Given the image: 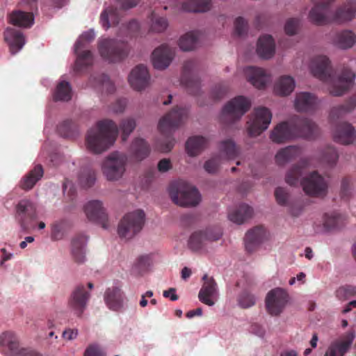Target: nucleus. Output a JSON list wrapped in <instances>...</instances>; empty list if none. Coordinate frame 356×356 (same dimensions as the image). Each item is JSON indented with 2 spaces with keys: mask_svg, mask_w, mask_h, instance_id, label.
<instances>
[{
  "mask_svg": "<svg viewBox=\"0 0 356 356\" xmlns=\"http://www.w3.org/2000/svg\"><path fill=\"white\" fill-rule=\"evenodd\" d=\"M58 132L63 138H72L77 132L76 124L72 120H65L58 126Z\"/></svg>",
  "mask_w": 356,
  "mask_h": 356,
  "instance_id": "obj_49",
  "label": "nucleus"
},
{
  "mask_svg": "<svg viewBox=\"0 0 356 356\" xmlns=\"http://www.w3.org/2000/svg\"><path fill=\"white\" fill-rule=\"evenodd\" d=\"M288 298V293L281 288L270 290L266 298V307L268 312L272 316L280 315L285 307Z\"/></svg>",
  "mask_w": 356,
  "mask_h": 356,
  "instance_id": "obj_16",
  "label": "nucleus"
},
{
  "mask_svg": "<svg viewBox=\"0 0 356 356\" xmlns=\"http://www.w3.org/2000/svg\"><path fill=\"white\" fill-rule=\"evenodd\" d=\"M228 88L222 84H218L215 86L212 90V97L215 100L222 98L227 93Z\"/></svg>",
  "mask_w": 356,
  "mask_h": 356,
  "instance_id": "obj_64",
  "label": "nucleus"
},
{
  "mask_svg": "<svg viewBox=\"0 0 356 356\" xmlns=\"http://www.w3.org/2000/svg\"><path fill=\"white\" fill-rule=\"evenodd\" d=\"M90 85L108 94L114 92L115 90L113 83L107 75L104 74L92 76L90 78Z\"/></svg>",
  "mask_w": 356,
  "mask_h": 356,
  "instance_id": "obj_40",
  "label": "nucleus"
},
{
  "mask_svg": "<svg viewBox=\"0 0 356 356\" xmlns=\"http://www.w3.org/2000/svg\"><path fill=\"white\" fill-rule=\"evenodd\" d=\"M300 184L305 193L313 197H323L327 191V181L317 171H314L304 177Z\"/></svg>",
  "mask_w": 356,
  "mask_h": 356,
  "instance_id": "obj_15",
  "label": "nucleus"
},
{
  "mask_svg": "<svg viewBox=\"0 0 356 356\" xmlns=\"http://www.w3.org/2000/svg\"><path fill=\"white\" fill-rule=\"evenodd\" d=\"M318 106L316 95L308 92L297 93L294 100V107L298 112H313Z\"/></svg>",
  "mask_w": 356,
  "mask_h": 356,
  "instance_id": "obj_23",
  "label": "nucleus"
},
{
  "mask_svg": "<svg viewBox=\"0 0 356 356\" xmlns=\"http://www.w3.org/2000/svg\"><path fill=\"white\" fill-rule=\"evenodd\" d=\"M72 98V88L67 81H62L56 86L54 93L55 101L67 102Z\"/></svg>",
  "mask_w": 356,
  "mask_h": 356,
  "instance_id": "obj_47",
  "label": "nucleus"
},
{
  "mask_svg": "<svg viewBox=\"0 0 356 356\" xmlns=\"http://www.w3.org/2000/svg\"><path fill=\"white\" fill-rule=\"evenodd\" d=\"M175 56L174 51L166 44H161L156 48L152 54L154 67L158 70H164L172 62Z\"/></svg>",
  "mask_w": 356,
  "mask_h": 356,
  "instance_id": "obj_22",
  "label": "nucleus"
},
{
  "mask_svg": "<svg viewBox=\"0 0 356 356\" xmlns=\"http://www.w3.org/2000/svg\"><path fill=\"white\" fill-rule=\"evenodd\" d=\"M247 26L248 23L242 17H238L235 19L234 31L237 35L241 36L245 33L247 31Z\"/></svg>",
  "mask_w": 356,
  "mask_h": 356,
  "instance_id": "obj_60",
  "label": "nucleus"
},
{
  "mask_svg": "<svg viewBox=\"0 0 356 356\" xmlns=\"http://www.w3.org/2000/svg\"><path fill=\"white\" fill-rule=\"evenodd\" d=\"M130 153L138 161H142L150 153V147L147 142L140 138H136L130 147Z\"/></svg>",
  "mask_w": 356,
  "mask_h": 356,
  "instance_id": "obj_37",
  "label": "nucleus"
},
{
  "mask_svg": "<svg viewBox=\"0 0 356 356\" xmlns=\"http://www.w3.org/2000/svg\"><path fill=\"white\" fill-rule=\"evenodd\" d=\"M222 236L219 228H209L205 231L194 232L188 241V246L193 251L200 250L207 241L218 240Z\"/></svg>",
  "mask_w": 356,
  "mask_h": 356,
  "instance_id": "obj_17",
  "label": "nucleus"
},
{
  "mask_svg": "<svg viewBox=\"0 0 356 356\" xmlns=\"http://www.w3.org/2000/svg\"><path fill=\"white\" fill-rule=\"evenodd\" d=\"M15 219L22 230L29 232L35 228L37 219L36 204L29 199H22L15 207Z\"/></svg>",
  "mask_w": 356,
  "mask_h": 356,
  "instance_id": "obj_9",
  "label": "nucleus"
},
{
  "mask_svg": "<svg viewBox=\"0 0 356 356\" xmlns=\"http://www.w3.org/2000/svg\"><path fill=\"white\" fill-rule=\"evenodd\" d=\"M128 158L124 153L114 152L111 153L102 164V172L109 181H115L120 179L125 170Z\"/></svg>",
  "mask_w": 356,
  "mask_h": 356,
  "instance_id": "obj_8",
  "label": "nucleus"
},
{
  "mask_svg": "<svg viewBox=\"0 0 356 356\" xmlns=\"http://www.w3.org/2000/svg\"><path fill=\"white\" fill-rule=\"evenodd\" d=\"M309 162L307 159H301L294 165L286 174L285 181L290 186H296L303 173V169L307 167Z\"/></svg>",
  "mask_w": 356,
  "mask_h": 356,
  "instance_id": "obj_41",
  "label": "nucleus"
},
{
  "mask_svg": "<svg viewBox=\"0 0 356 356\" xmlns=\"http://www.w3.org/2000/svg\"><path fill=\"white\" fill-rule=\"evenodd\" d=\"M275 196L278 204L286 206L289 197V193L283 188L278 187L275 191Z\"/></svg>",
  "mask_w": 356,
  "mask_h": 356,
  "instance_id": "obj_58",
  "label": "nucleus"
},
{
  "mask_svg": "<svg viewBox=\"0 0 356 356\" xmlns=\"http://www.w3.org/2000/svg\"><path fill=\"white\" fill-rule=\"evenodd\" d=\"M251 102L243 96H238L230 100L223 108L222 120L232 123L239 120L250 108Z\"/></svg>",
  "mask_w": 356,
  "mask_h": 356,
  "instance_id": "obj_12",
  "label": "nucleus"
},
{
  "mask_svg": "<svg viewBox=\"0 0 356 356\" xmlns=\"http://www.w3.org/2000/svg\"><path fill=\"white\" fill-rule=\"evenodd\" d=\"M210 0H185L182 3V9L188 12L204 13L210 9Z\"/></svg>",
  "mask_w": 356,
  "mask_h": 356,
  "instance_id": "obj_44",
  "label": "nucleus"
},
{
  "mask_svg": "<svg viewBox=\"0 0 356 356\" xmlns=\"http://www.w3.org/2000/svg\"><path fill=\"white\" fill-rule=\"evenodd\" d=\"M79 179L82 187L90 188L92 186L95 182L96 174L92 170L86 169L81 172Z\"/></svg>",
  "mask_w": 356,
  "mask_h": 356,
  "instance_id": "obj_53",
  "label": "nucleus"
},
{
  "mask_svg": "<svg viewBox=\"0 0 356 356\" xmlns=\"http://www.w3.org/2000/svg\"><path fill=\"white\" fill-rule=\"evenodd\" d=\"M87 238L83 235H78L72 241L71 254L73 259L78 264L83 263L85 261L84 247Z\"/></svg>",
  "mask_w": 356,
  "mask_h": 356,
  "instance_id": "obj_35",
  "label": "nucleus"
},
{
  "mask_svg": "<svg viewBox=\"0 0 356 356\" xmlns=\"http://www.w3.org/2000/svg\"><path fill=\"white\" fill-rule=\"evenodd\" d=\"M63 223L56 222L51 227V237L54 241L60 240L63 236Z\"/></svg>",
  "mask_w": 356,
  "mask_h": 356,
  "instance_id": "obj_63",
  "label": "nucleus"
},
{
  "mask_svg": "<svg viewBox=\"0 0 356 356\" xmlns=\"http://www.w3.org/2000/svg\"><path fill=\"white\" fill-rule=\"evenodd\" d=\"M309 68L314 76L330 84V92L336 97L343 95L351 87L355 78V74L348 68H343L339 75L335 76L329 58L325 56L314 57Z\"/></svg>",
  "mask_w": 356,
  "mask_h": 356,
  "instance_id": "obj_1",
  "label": "nucleus"
},
{
  "mask_svg": "<svg viewBox=\"0 0 356 356\" xmlns=\"http://www.w3.org/2000/svg\"><path fill=\"white\" fill-rule=\"evenodd\" d=\"M90 296V293L83 284L76 286L69 298V307L75 314L81 316L87 307Z\"/></svg>",
  "mask_w": 356,
  "mask_h": 356,
  "instance_id": "obj_18",
  "label": "nucleus"
},
{
  "mask_svg": "<svg viewBox=\"0 0 356 356\" xmlns=\"http://www.w3.org/2000/svg\"><path fill=\"white\" fill-rule=\"evenodd\" d=\"M221 163L222 159L220 156H215L204 163V168L208 173L215 174L218 171Z\"/></svg>",
  "mask_w": 356,
  "mask_h": 356,
  "instance_id": "obj_55",
  "label": "nucleus"
},
{
  "mask_svg": "<svg viewBox=\"0 0 356 356\" xmlns=\"http://www.w3.org/2000/svg\"><path fill=\"white\" fill-rule=\"evenodd\" d=\"M152 264V259L149 255H143L138 258L136 263V268L139 273H143L148 269Z\"/></svg>",
  "mask_w": 356,
  "mask_h": 356,
  "instance_id": "obj_59",
  "label": "nucleus"
},
{
  "mask_svg": "<svg viewBox=\"0 0 356 356\" xmlns=\"http://www.w3.org/2000/svg\"><path fill=\"white\" fill-rule=\"evenodd\" d=\"M104 350L97 344L90 345L85 350L84 356H105Z\"/></svg>",
  "mask_w": 356,
  "mask_h": 356,
  "instance_id": "obj_61",
  "label": "nucleus"
},
{
  "mask_svg": "<svg viewBox=\"0 0 356 356\" xmlns=\"http://www.w3.org/2000/svg\"><path fill=\"white\" fill-rule=\"evenodd\" d=\"M208 139L202 136H195L189 138L186 143V149L191 156L200 154L208 145Z\"/></svg>",
  "mask_w": 356,
  "mask_h": 356,
  "instance_id": "obj_33",
  "label": "nucleus"
},
{
  "mask_svg": "<svg viewBox=\"0 0 356 356\" xmlns=\"http://www.w3.org/2000/svg\"><path fill=\"white\" fill-rule=\"evenodd\" d=\"M150 31L156 33L163 32L168 26V19L152 12L150 15Z\"/></svg>",
  "mask_w": 356,
  "mask_h": 356,
  "instance_id": "obj_50",
  "label": "nucleus"
},
{
  "mask_svg": "<svg viewBox=\"0 0 356 356\" xmlns=\"http://www.w3.org/2000/svg\"><path fill=\"white\" fill-rule=\"evenodd\" d=\"M301 154V149L297 146H289L280 149L275 155V161L279 165L295 160Z\"/></svg>",
  "mask_w": 356,
  "mask_h": 356,
  "instance_id": "obj_39",
  "label": "nucleus"
},
{
  "mask_svg": "<svg viewBox=\"0 0 356 356\" xmlns=\"http://www.w3.org/2000/svg\"><path fill=\"white\" fill-rule=\"evenodd\" d=\"M299 24V20L296 18H291L286 21L284 30L287 35H293L296 33Z\"/></svg>",
  "mask_w": 356,
  "mask_h": 356,
  "instance_id": "obj_62",
  "label": "nucleus"
},
{
  "mask_svg": "<svg viewBox=\"0 0 356 356\" xmlns=\"http://www.w3.org/2000/svg\"><path fill=\"white\" fill-rule=\"evenodd\" d=\"M334 139L343 145L353 143L356 140L355 128L348 122L338 124L334 130Z\"/></svg>",
  "mask_w": 356,
  "mask_h": 356,
  "instance_id": "obj_25",
  "label": "nucleus"
},
{
  "mask_svg": "<svg viewBox=\"0 0 356 356\" xmlns=\"http://www.w3.org/2000/svg\"><path fill=\"white\" fill-rule=\"evenodd\" d=\"M318 129L316 124L308 118L297 117L290 122L278 124L270 134V139L276 143H283L295 137L313 139L317 136Z\"/></svg>",
  "mask_w": 356,
  "mask_h": 356,
  "instance_id": "obj_3",
  "label": "nucleus"
},
{
  "mask_svg": "<svg viewBox=\"0 0 356 356\" xmlns=\"http://www.w3.org/2000/svg\"><path fill=\"white\" fill-rule=\"evenodd\" d=\"M337 296L339 298L348 299L356 295V286L352 285H346L340 287L337 291Z\"/></svg>",
  "mask_w": 356,
  "mask_h": 356,
  "instance_id": "obj_57",
  "label": "nucleus"
},
{
  "mask_svg": "<svg viewBox=\"0 0 356 356\" xmlns=\"http://www.w3.org/2000/svg\"><path fill=\"white\" fill-rule=\"evenodd\" d=\"M275 50V44L273 37L270 35L261 36L257 42V52L263 58H270Z\"/></svg>",
  "mask_w": 356,
  "mask_h": 356,
  "instance_id": "obj_31",
  "label": "nucleus"
},
{
  "mask_svg": "<svg viewBox=\"0 0 356 356\" xmlns=\"http://www.w3.org/2000/svg\"><path fill=\"white\" fill-rule=\"evenodd\" d=\"M199 34L196 31H191L181 37L179 46L183 51L193 49L197 42Z\"/></svg>",
  "mask_w": 356,
  "mask_h": 356,
  "instance_id": "obj_48",
  "label": "nucleus"
},
{
  "mask_svg": "<svg viewBox=\"0 0 356 356\" xmlns=\"http://www.w3.org/2000/svg\"><path fill=\"white\" fill-rule=\"evenodd\" d=\"M131 87L137 91L145 90L150 82V75L146 66L138 65L131 71L129 78Z\"/></svg>",
  "mask_w": 356,
  "mask_h": 356,
  "instance_id": "obj_20",
  "label": "nucleus"
},
{
  "mask_svg": "<svg viewBox=\"0 0 356 356\" xmlns=\"http://www.w3.org/2000/svg\"><path fill=\"white\" fill-rule=\"evenodd\" d=\"M101 56L109 63H118L126 58L129 52L127 42L115 39H104L99 43Z\"/></svg>",
  "mask_w": 356,
  "mask_h": 356,
  "instance_id": "obj_6",
  "label": "nucleus"
},
{
  "mask_svg": "<svg viewBox=\"0 0 356 356\" xmlns=\"http://www.w3.org/2000/svg\"><path fill=\"white\" fill-rule=\"evenodd\" d=\"M245 73L248 81L259 89L264 88L270 80L269 75L260 67H248L245 70Z\"/></svg>",
  "mask_w": 356,
  "mask_h": 356,
  "instance_id": "obj_26",
  "label": "nucleus"
},
{
  "mask_svg": "<svg viewBox=\"0 0 356 356\" xmlns=\"http://www.w3.org/2000/svg\"><path fill=\"white\" fill-rule=\"evenodd\" d=\"M104 301L110 309L119 311L123 306V293L118 286L108 288L104 294Z\"/></svg>",
  "mask_w": 356,
  "mask_h": 356,
  "instance_id": "obj_29",
  "label": "nucleus"
},
{
  "mask_svg": "<svg viewBox=\"0 0 356 356\" xmlns=\"http://www.w3.org/2000/svg\"><path fill=\"white\" fill-rule=\"evenodd\" d=\"M145 213L136 210L126 214L118 225V234L121 238H131L140 232L145 222Z\"/></svg>",
  "mask_w": 356,
  "mask_h": 356,
  "instance_id": "obj_10",
  "label": "nucleus"
},
{
  "mask_svg": "<svg viewBox=\"0 0 356 356\" xmlns=\"http://www.w3.org/2000/svg\"><path fill=\"white\" fill-rule=\"evenodd\" d=\"M169 194L173 202L181 207H195L200 201L197 189L182 180L170 184Z\"/></svg>",
  "mask_w": 356,
  "mask_h": 356,
  "instance_id": "obj_5",
  "label": "nucleus"
},
{
  "mask_svg": "<svg viewBox=\"0 0 356 356\" xmlns=\"http://www.w3.org/2000/svg\"><path fill=\"white\" fill-rule=\"evenodd\" d=\"M295 88V81L293 77L288 75L282 76L275 83L274 90L275 94L280 96H287Z\"/></svg>",
  "mask_w": 356,
  "mask_h": 356,
  "instance_id": "obj_43",
  "label": "nucleus"
},
{
  "mask_svg": "<svg viewBox=\"0 0 356 356\" xmlns=\"http://www.w3.org/2000/svg\"><path fill=\"white\" fill-rule=\"evenodd\" d=\"M344 218L337 212L325 213L323 216V227L325 230L330 231L342 225Z\"/></svg>",
  "mask_w": 356,
  "mask_h": 356,
  "instance_id": "obj_46",
  "label": "nucleus"
},
{
  "mask_svg": "<svg viewBox=\"0 0 356 356\" xmlns=\"http://www.w3.org/2000/svg\"><path fill=\"white\" fill-rule=\"evenodd\" d=\"M265 236L263 226H257L249 230L245 237V245L248 252H252L262 242Z\"/></svg>",
  "mask_w": 356,
  "mask_h": 356,
  "instance_id": "obj_30",
  "label": "nucleus"
},
{
  "mask_svg": "<svg viewBox=\"0 0 356 356\" xmlns=\"http://www.w3.org/2000/svg\"><path fill=\"white\" fill-rule=\"evenodd\" d=\"M338 158L337 150L332 146L326 147L321 153V162L330 168L336 165Z\"/></svg>",
  "mask_w": 356,
  "mask_h": 356,
  "instance_id": "obj_51",
  "label": "nucleus"
},
{
  "mask_svg": "<svg viewBox=\"0 0 356 356\" xmlns=\"http://www.w3.org/2000/svg\"><path fill=\"white\" fill-rule=\"evenodd\" d=\"M84 212L89 220L99 224L104 229L109 227L108 215L102 202L99 200L88 202L84 207Z\"/></svg>",
  "mask_w": 356,
  "mask_h": 356,
  "instance_id": "obj_19",
  "label": "nucleus"
},
{
  "mask_svg": "<svg viewBox=\"0 0 356 356\" xmlns=\"http://www.w3.org/2000/svg\"><path fill=\"white\" fill-rule=\"evenodd\" d=\"M204 284L199 292V300L204 304L213 306L215 302L212 298L215 296L217 290V284L213 277L204 275L202 277Z\"/></svg>",
  "mask_w": 356,
  "mask_h": 356,
  "instance_id": "obj_27",
  "label": "nucleus"
},
{
  "mask_svg": "<svg viewBox=\"0 0 356 356\" xmlns=\"http://www.w3.org/2000/svg\"><path fill=\"white\" fill-rule=\"evenodd\" d=\"M356 107V92L341 105L331 109L330 118L331 120H337L347 113L352 112Z\"/></svg>",
  "mask_w": 356,
  "mask_h": 356,
  "instance_id": "obj_38",
  "label": "nucleus"
},
{
  "mask_svg": "<svg viewBox=\"0 0 356 356\" xmlns=\"http://www.w3.org/2000/svg\"><path fill=\"white\" fill-rule=\"evenodd\" d=\"M120 19V10L117 6H110L106 8L100 15V23L106 29L118 24Z\"/></svg>",
  "mask_w": 356,
  "mask_h": 356,
  "instance_id": "obj_32",
  "label": "nucleus"
},
{
  "mask_svg": "<svg viewBox=\"0 0 356 356\" xmlns=\"http://www.w3.org/2000/svg\"><path fill=\"white\" fill-rule=\"evenodd\" d=\"M118 134V126L113 120H100L88 130L86 138V147L95 154H101L114 144Z\"/></svg>",
  "mask_w": 356,
  "mask_h": 356,
  "instance_id": "obj_4",
  "label": "nucleus"
},
{
  "mask_svg": "<svg viewBox=\"0 0 356 356\" xmlns=\"http://www.w3.org/2000/svg\"><path fill=\"white\" fill-rule=\"evenodd\" d=\"M8 19L10 24L24 28L30 27L34 21L32 13L21 10L13 11L10 14Z\"/></svg>",
  "mask_w": 356,
  "mask_h": 356,
  "instance_id": "obj_42",
  "label": "nucleus"
},
{
  "mask_svg": "<svg viewBox=\"0 0 356 356\" xmlns=\"http://www.w3.org/2000/svg\"><path fill=\"white\" fill-rule=\"evenodd\" d=\"M198 64L194 60H186L183 66L181 83L192 95H197L200 90V81L197 74Z\"/></svg>",
  "mask_w": 356,
  "mask_h": 356,
  "instance_id": "obj_13",
  "label": "nucleus"
},
{
  "mask_svg": "<svg viewBox=\"0 0 356 356\" xmlns=\"http://www.w3.org/2000/svg\"><path fill=\"white\" fill-rule=\"evenodd\" d=\"M187 116L186 108L175 106L159 120L158 129L163 135H170L184 123Z\"/></svg>",
  "mask_w": 356,
  "mask_h": 356,
  "instance_id": "obj_11",
  "label": "nucleus"
},
{
  "mask_svg": "<svg viewBox=\"0 0 356 356\" xmlns=\"http://www.w3.org/2000/svg\"><path fill=\"white\" fill-rule=\"evenodd\" d=\"M334 0H314V7L309 12L312 22L324 25L330 22L343 23L352 20L356 13V0H350L338 7L334 13L330 5Z\"/></svg>",
  "mask_w": 356,
  "mask_h": 356,
  "instance_id": "obj_2",
  "label": "nucleus"
},
{
  "mask_svg": "<svg viewBox=\"0 0 356 356\" xmlns=\"http://www.w3.org/2000/svg\"><path fill=\"white\" fill-rule=\"evenodd\" d=\"M335 42L340 48L348 49L356 42V35L351 31L344 30L337 33Z\"/></svg>",
  "mask_w": 356,
  "mask_h": 356,
  "instance_id": "obj_45",
  "label": "nucleus"
},
{
  "mask_svg": "<svg viewBox=\"0 0 356 356\" xmlns=\"http://www.w3.org/2000/svg\"><path fill=\"white\" fill-rule=\"evenodd\" d=\"M95 39V32L90 30L83 33L74 45V51L77 56L74 70L81 72L93 63V56L90 51L84 50L86 44Z\"/></svg>",
  "mask_w": 356,
  "mask_h": 356,
  "instance_id": "obj_7",
  "label": "nucleus"
},
{
  "mask_svg": "<svg viewBox=\"0 0 356 356\" xmlns=\"http://www.w3.org/2000/svg\"><path fill=\"white\" fill-rule=\"evenodd\" d=\"M4 39L10 47L12 54L18 52L25 44L23 33L14 28H7L4 32Z\"/></svg>",
  "mask_w": 356,
  "mask_h": 356,
  "instance_id": "obj_28",
  "label": "nucleus"
},
{
  "mask_svg": "<svg viewBox=\"0 0 356 356\" xmlns=\"http://www.w3.org/2000/svg\"><path fill=\"white\" fill-rule=\"evenodd\" d=\"M355 338V331L350 330L342 336L340 341L331 343L325 356H343L350 348Z\"/></svg>",
  "mask_w": 356,
  "mask_h": 356,
  "instance_id": "obj_21",
  "label": "nucleus"
},
{
  "mask_svg": "<svg viewBox=\"0 0 356 356\" xmlns=\"http://www.w3.org/2000/svg\"><path fill=\"white\" fill-rule=\"evenodd\" d=\"M44 174L42 166L36 165L21 180L20 187L26 191L31 189L35 184L42 177Z\"/></svg>",
  "mask_w": 356,
  "mask_h": 356,
  "instance_id": "obj_34",
  "label": "nucleus"
},
{
  "mask_svg": "<svg viewBox=\"0 0 356 356\" xmlns=\"http://www.w3.org/2000/svg\"><path fill=\"white\" fill-rule=\"evenodd\" d=\"M255 297L254 295L244 291L238 298L239 305L243 308H248L253 306L255 304Z\"/></svg>",
  "mask_w": 356,
  "mask_h": 356,
  "instance_id": "obj_56",
  "label": "nucleus"
},
{
  "mask_svg": "<svg viewBox=\"0 0 356 356\" xmlns=\"http://www.w3.org/2000/svg\"><path fill=\"white\" fill-rule=\"evenodd\" d=\"M220 151L225 154L227 159H235L238 153V148L236 146L234 142L231 139L225 140L220 143Z\"/></svg>",
  "mask_w": 356,
  "mask_h": 356,
  "instance_id": "obj_52",
  "label": "nucleus"
},
{
  "mask_svg": "<svg viewBox=\"0 0 356 356\" xmlns=\"http://www.w3.org/2000/svg\"><path fill=\"white\" fill-rule=\"evenodd\" d=\"M252 208L248 204H242L232 211H230L228 218L232 222L241 225L252 218Z\"/></svg>",
  "mask_w": 356,
  "mask_h": 356,
  "instance_id": "obj_36",
  "label": "nucleus"
},
{
  "mask_svg": "<svg viewBox=\"0 0 356 356\" xmlns=\"http://www.w3.org/2000/svg\"><path fill=\"white\" fill-rule=\"evenodd\" d=\"M0 346L6 348L10 356H20L23 350L19 337L13 331H6L0 335Z\"/></svg>",
  "mask_w": 356,
  "mask_h": 356,
  "instance_id": "obj_24",
  "label": "nucleus"
},
{
  "mask_svg": "<svg viewBox=\"0 0 356 356\" xmlns=\"http://www.w3.org/2000/svg\"><path fill=\"white\" fill-rule=\"evenodd\" d=\"M272 119V113L266 107H258L254 109L250 120L248 122V131L251 136L259 135L266 130Z\"/></svg>",
  "mask_w": 356,
  "mask_h": 356,
  "instance_id": "obj_14",
  "label": "nucleus"
},
{
  "mask_svg": "<svg viewBox=\"0 0 356 356\" xmlns=\"http://www.w3.org/2000/svg\"><path fill=\"white\" fill-rule=\"evenodd\" d=\"M136 125V122L133 118H126L121 122L120 127L122 132V139L123 141L127 140L130 134L134 130Z\"/></svg>",
  "mask_w": 356,
  "mask_h": 356,
  "instance_id": "obj_54",
  "label": "nucleus"
}]
</instances>
